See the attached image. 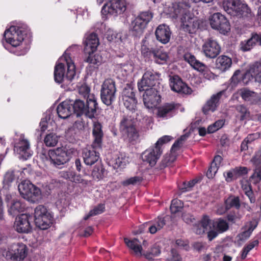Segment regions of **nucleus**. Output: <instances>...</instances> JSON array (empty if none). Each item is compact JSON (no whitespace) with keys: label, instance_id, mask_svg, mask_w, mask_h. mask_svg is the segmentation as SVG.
I'll return each instance as SVG.
<instances>
[{"label":"nucleus","instance_id":"1","mask_svg":"<svg viewBox=\"0 0 261 261\" xmlns=\"http://www.w3.org/2000/svg\"><path fill=\"white\" fill-rule=\"evenodd\" d=\"M189 4L174 3L169 7V14L171 17L176 18L180 17L182 30L190 34L195 33L198 28L199 21L190 14Z\"/></svg>","mask_w":261,"mask_h":261},{"label":"nucleus","instance_id":"2","mask_svg":"<svg viewBox=\"0 0 261 261\" xmlns=\"http://www.w3.org/2000/svg\"><path fill=\"white\" fill-rule=\"evenodd\" d=\"M73 109V113L76 114L77 116L84 114L87 117L92 119L95 117L98 104L94 95L90 96L87 99L86 103L80 99L75 101L70 100Z\"/></svg>","mask_w":261,"mask_h":261},{"label":"nucleus","instance_id":"3","mask_svg":"<svg viewBox=\"0 0 261 261\" xmlns=\"http://www.w3.org/2000/svg\"><path fill=\"white\" fill-rule=\"evenodd\" d=\"M61 60H65L67 66V70L65 74L64 65L59 63L55 67L54 77L57 83H61L65 81H71L75 76V66L71 58L66 54L61 58Z\"/></svg>","mask_w":261,"mask_h":261},{"label":"nucleus","instance_id":"4","mask_svg":"<svg viewBox=\"0 0 261 261\" xmlns=\"http://www.w3.org/2000/svg\"><path fill=\"white\" fill-rule=\"evenodd\" d=\"M222 7L225 11L232 16L243 18L251 15L249 8L240 0H223Z\"/></svg>","mask_w":261,"mask_h":261},{"label":"nucleus","instance_id":"5","mask_svg":"<svg viewBox=\"0 0 261 261\" xmlns=\"http://www.w3.org/2000/svg\"><path fill=\"white\" fill-rule=\"evenodd\" d=\"M35 223L41 229H47L52 223L53 216L47 208L43 205H39L34 210Z\"/></svg>","mask_w":261,"mask_h":261},{"label":"nucleus","instance_id":"6","mask_svg":"<svg viewBox=\"0 0 261 261\" xmlns=\"http://www.w3.org/2000/svg\"><path fill=\"white\" fill-rule=\"evenodd\" d=\"M120 130L124 139L129 142L136 141L139 137L134 121L130 116H125L123 117L120 123Z\"/></svg>","mask_w":261,"mask_h":261},{"label":"nucleus","instance_id":"7","mask_svg":"<svg viewBox=\"0 0 261 261\" xmlns=\"http://www.w3.org/2000/svg\"><path fill=\"white\" fill-rule=\"evenodd\" d=\"M115 82L112 79L105 80L101 85L100 97L101 101L107 106H110L116 99Z\"/></svg>","mask_w":261,"mask_h":261},{"label":"nucleus","instance_id":"8","mask_svg":"<svg viewBox=\"0 0 261 261\" xmlns=\"http://www.w3.org/2000/svg\"><path fill=\"white\" fill-rule=\"evenodd\" d=\"M72 152V149H67L63 147L49 150L52 164L57 167L61 168V166L64 165L69 161Z\"/></svg>","mask_w":261,"mask_h":261},{"label":"nucleus","instance_id":"9","mask_svg":"<svg viewBox=\"0 0 261 261\" xmlns=\"http://www.w3.org/2000/svg\"><path fill=\"white\" fill-rule=\"evenodd\" d=\"M152 17L153 14L150 11L141 12L132 21L130 25V31L134 35L141 34Z\"/></svg>","mask_w":261,"mask_h":261},{"label":"nucleus","instance_id":"10","mask_svg":"<svg viewBox=\"0 0 261 261\" xmlns=\"http://www.w3.org/2000/svg\"><path fill=\"white\" fill-rule=\"evenodd\" d=\"M24 31L22 28L11 26L5 32L4 37L7 44L18 46L24 39Z\"/></svg>","mask_w":261,"mask_h":261},{"label":"nucleus","instance_id":"11","mask_svg":"<svg viewBox=\"0 0 261 261\" xmlns=\"http://www.w3.org/2000/svg\"><path fill=\"white\" fill-rule=\"evenodd\" d=\"M27 255V246L22 243L13 244L6 253V258L13 261H20Z\"/></svg>","mask_w":261,"mask_h":261},{"label":"nucleus","instance_id":"12","mask_svg":"<svg viewBox=\"0 0 261 261\" xmlns=\"http://www.w3.org/2000/svg\"><path fill=\"white\" fill-rule=\"evenodd\" d=\"M159 77V74L152 70H147L143 74L141 80L138 82V90L140 92L149 88H155L156 81Z\"/></svg>","mask_w":261,"mask_h":261},{"label":"nucleus","instance_id":"13","mask_svg":"<svg viewBox=\"0 0 261 261\" xmlns=\"http://www.w3.org/2000/svg\"><path fill=\"white\" fill-rule=\"evenodd\" d=\"M126 10V4L124 0H110L102 7L101 12L117 15L123 13Z\"/></svg>","mask_w":261,"mask_h":261},{"label":"nucleus","instance_id":"14","mask_svg":"<svg viewBox=\"0 0 261 261\" xmlns=\"http://www.w3.org/2000/svg\"><path fill=\"white\" fill-rule=\"evenodd\" d=\"M210 24L215 30L225 34L230 30L229 23L226 17L220 13H214L210 18Z\"/></svg>","mask_w":261,"mask_h":261},{"label":"nucleus","instance_id":"15","mask_svg":"<svg viewBox=\"0 0 261 261\" xmlns=\"http://www.w3.org/2000/svg\"><path fill=\"white\" fill-rule=\"evenodd\" d=\"M14 151L20 155V158L23 160H27L32 156L30 143L23 135H21L18 141L15 142Z\"/></svg>","mask_w":261,"mask_h":261},{"label":"nucleus","instance_id":"16","mask_svg":"<svg viewBox=\"0 0 261 261\" xmlns=\"http://www.w3.org/2000/svg\"><path fill=\"white\" fill-rule=\"evenodd\" d=\"M143 100L145 106L148 109H152L157 106L161 101L159 91L155 88L144 90Z\"/></svg>","mask_w":261,"mask_h":261},{"label":"nucleus","instance_id":"17","mask_svg":"<svg viewBox=\"0 0 261 261\" xmlns=\"http://www.w3.org/2000/svg\"><path fill=\"white\" fill-rule=\"evenodd\" d=\"M31 220L32 217L27 214H23L17 217L14 225L15 229L19 233L30 232L32 229Z\"/></svg>","mask_w":261,"mask_h":261},{"label":"nucleus","instance_id":"18","mask_svg":"<svg viewBox=\"0 0 261 261\" xmlns=\"http://www.w3.org/2000/svg\"><path fill=\"white\" fill-rule=\"evenodd\" d=\"M163 150L155 144L145 150L141 155L143 162H147L151 166H154L162 154Z\"/></svg>","mask_w":261,"mask_h":261},{"label":"nucleus","instance_id":"19","mask_svg":"<svg viewBox=\"0 0 261 261\" xmlns=\"http://www.w3.org/2000/svg\"><path fill=\"white\" fill-rule=\"evenodd\" d=\"M202 51L207 58L213 59L220 53L221 47L216 40L209 38L202 45Z\"/></svg>","mask_w":261,"mask_h":261},{"label":"nucleus","instance_id":"20","mask_svg":"<svg viewBox=\"0 0 261 261\" xmlns=\"http://www.w3.org/2000/svg\"><path fill=\"white\" fill-rule=\"evenodd\" d=\"M170 86L173 91L184 94H190L191 89L184 83L177 75H174L170 79Z\"/></svg>","mask_w":261,"mask_h":261},{"label":"nucleus","instance_id":"21","mask_svg":"<svg viewBox=\"0 0 261 261\" xmlns=\"http://www.w3.org/2000/svg\"><path fill=\"white\" fill-rule=\"evenodd\" d=\"M258 220L253 218L251 220L246 222L242 228V231L238 234L237 238L240 241H244L247 240L251 236L253 231L258 225Z\"/></svg>","mask_w":261,"mask_h":261},{"label":"nucleus","instance_id":"22","mask_svg":"<svg viewBox=\"0 0 261 261\" xmlns=\"http://www.w3.org/2000/svg\"><path fill=\"white\" fill-rule=\"evenodd\" d=\"M155 35L159 41L163 44H166L170 39L171 32L168 26L161 24L157 27Z\"/></svg>","mask_w":261,"mask_h":261},{"label":"nucleus","instance_id":"23","mask_svg":"<svg viewBox=\"0 0 261 261\" xmlns=\"http://www.w3.org/2000/svg\"><path fill=\"white\" fill-rule=\"evenodd\" d=\"M98 148L94 147L86 148L83 149V157L85 163L87 165L91 166L95 163L99 158V153L96 151Z\"/></svg>","mask_w":261,"mask_h":261},{"label":"nucleus","instance_id":"24","mask_svg":"<svg viewBox=\"0 0 261 261\" xmlns=\"http://www.w3.org/2000/svg\"><path fill=\"white\" fill-rule=\"evenodd\" d=\"M99 44L97 36L95 33H91L88 36L84 41V51L86 54L93 53Z\"/></svg>","mask_w":261,"mask_h":261},{"label":"nucleus","instance_id":"25","mask_svg":"<svg viewBox=\"0 0 261 261\" xmlns=\"http://www.w3.org/2000/svg\"><path fill=\"white\" fill-rule=\"evenodd\" d=\"M73 110L70 100L63 101L57 108L58 116L62 119L68 118L73 114Z\"/></svg>","mask_w":261,"mask_h":261},{"label":"nucleus","instance_id":"26","mask_svg":"<svg viewBox=\"0 0 261 261\" xmlns=\"http://www.w3.org/2000/svg\"><path fill=\"white\" fill-rule=\"evenodd\" d=\"M128 158L124 154L119 153L112 158L108 162L109 166L117 170H121L128 163Z\"/></svg>","mask_w":261,"mask_h":261},{"label":"nucleus","instance_id":"27","mask_svg":"<svg viewBox=\"0 0 261 261\" xmlns=\"http://www.w3.org/2000/svg\"><path fill=\"white\" fill-rule=\"evenodd\" d=\"M223 93V91H220L211 96L203 107V112L204 114H206L210 111L213 112L216 110L219 106V100Z\"/></svg>","mask_w":261,"mask_h":261},{"label":"nucleus","instance_id":"28","mask_svg":"<svg viewBox=\"0 0 261 261\" xmlns=\"http://www.w3.org/2000/svg\"><path fill=\"white\" fill-rule=\"evenodd\" d=\"M92 134L94 137L92 145L94 147L100 148L103 134L102 125L99 122H93Z\"/></svg>","mask_w":261,"mask_h":261},{"label":"nucleus","instance_id":"29","mask_svg":"<svg viewBox=\"0 0 261 261\" xmlns=\"http://www.w3.org/2000/svg\"><path fill=\"white\" fill-rule=\"evenodd\" d=\"M175 113V107L174 103H167L158 109V116L160 118L168 119Z\"/></svg>","mask_w":261,"mask_h":261},{"label":"nucleus","instance_id":"30","mask_svg":"<svg viewBox=\"0 0 261 261\" xmlns=\"http://www.w3.org/2000/svg\"><path fill=\"white\" fill-rule=\"evenodd\" d=\"M184 58L191 67L199 72H202L206 68L204 64L197 60L196 57L190 53L185 54Z\"/></svg>","mask_w":261,"mask_h":261},{"label":"nucleus","instance_id":"31","mask_svg":"<svg viewBox=\"0 0 261 261\" xmlns=\"http://www.w3.org/2000/svg\"><path fill=\"white\" fill-rule=\"evenodd\" d=\"M232 65L231 59L225 55L219 56L216 61V68L221 71L224 72L228 70Z\"/></svg>","mask_w":261,"mask_h":261},{"label":"nucleus","instance_id":"32","mask_svg":"<svg viewBox=\"0 0 261 261\" xmlns=\"http://www.w3.org/2000/svg\"><path fill=\"white\" fill-rule=\"evenodd\" d=\"M260 65L259 63H256L251 66L249 71L241 74V83L245 85L248 84L253 79V76H256L257 72L259 71Z\"/></svg>","mask_w":261,"mask_h":261},{"label":"nucleus","instance_id":"33","mask_svg":"<svg viewBox=\"0 0 261 261\" xmlns=\"http://www.w3.org/2000/svg\"><path fill=\"white\" fill-rule=\"evenodd\" d=\"M124 242L127 246L133 251L135 255L137 257H140L143 255L142 253V247L139 240L134 239L129 240L127 238H125Z\"/></svg>","mask_w":261,"mask_h":261},{"label":"nucleus","instance_id":"34","mask_svg":"<svg viewBox=\"0 0 261 261\" xmlns=\"http://www.w3.org/2000/svg\"><path fill=\"white\" fill-rule=\"evenodd\" d=\"M248 171V169L245 167H237L226 172H224L223 174L226 178H240L247 174Z\"/></svg>","mask_w":261,"mask_h":261},{"label":"nucleus","instance_id":"35","mask_svg":"<svg viewBox=\"0 0 261 261\" xmlns=\"http://www.w3.org/2000/svg\"><path fill=\"white\" fill-rule=\"evenodd\" d=\"M258 35L257 34H252L251 37L248 40L241 42L239 47L240 49L243 51H247L251 50L257 42Z\"/></svg>","mask_w":261,"mask_h":261},{"label":"nucleus","instance_id":"36","mask_svg":"<svg viewBox=\"0 0 261 261\" xmlns=\"http://www.w3.org/2000/svg\"><path fill=\"white\" fill-rule=\"evenodd\" d=\"M166 222L163 218L158 217L151 223H146V225L148 226V230L149 232L152 234H154L163 228Z\"/></svg>","mask_w":261,"mask_h":261},{"label":"nucleus","instance_id":"37","mask_svg":"<svg viewBox=\"0 0 261 261\" xmlns=\"http://www.w3.org/2000/svg\"><path fill=\"white\" fill-rule=\"evenodd\" d=\"M148 40L146 39L143 40L142 42L141 51L142 55L146 59H149L153 55V53L155 51Z\"/></svg>","mask_w":261,"mask_h":261},{"label":"nucleus","instance_id":"38","mask_svg":"<svg viewBox=\"0 0 261 261\" xmlns=\"http://www.w3.org/2000/svg\"><path fill=\"white\" fill-rule=\"evenodd\" d=\"M30 190L29 195H27L25 199L32 203L39 201L42 198V194L40 189L35 185Z\"/></svg>","mask_w":261,"mask_h":261},{"label":"nucleus","instance_id":"39","mask_svg":"<svg viewBox=\"0 0 261 261\" xmlns=\"http://www.w3.org/2000/svg\"><path fill=\"white\" fill-rule=\"evenodd\" d=\"M33 185L30 180H21L18 185V189L20 195L25 199L27 195H29L30 190L33 188Z\"/></svg>","mask_w":261,"mask_h":261},{"label":"nucleus","instance_id":"40","mask_svg":"<svg viewBox=\"0 0 261 261\" xmlns=\"http://www.w3.org/2000/svg\"><path fill=\"white\" fill-rule=\"evenodd\" d=\"M213 228L215 229L219 233H221L228 229L229 224L226 220L220 218L213 222Z\"/></svg>","mask_w":261,"mask_h":261},{"label":"nucleus","instance_id":"41","mask_svg":"<svg viewBox=\"0 0 261 261\" xmlns=\"http://www.w3.org/2000/svg\"><path fill=\"white\" fill-rule=\"evenodd\" d=\"M25 208V205L23 203L19 200H15L9 209L8 213L10 215L14 216L18 213L23 212Z\"/></svg>","mask_w":261,"mask_h":261},{"label":"nucleus","instance_id":"42","mask_svg":"<svg viewBox=\"0 0 261 261\" xmlns=\"http://www.w3.org/2000/svg\"><path fill=\"white\" fill-rule=\"evenodd\" d=\"M25 173L23 171L10 170L8 171L4 176V179H22Z\"/></svg>","mask_w":261,"mask_h":261},{"label":"nucleus","instance_id":"43","mask_svg":"<svg viewBox=\"0 0 261 261\" xmlns=\"http://www.w3.org/2000/svg\"><path fill=\"white\" fill-rule=\"evenodd\" d=\"M176 151H171L170 153L165 154L161 161L160 165L161 169L164 168L169 166L176 160V155L175 152Z\"/></svg>","mask_w":261,"mask_h":261},{"label":"nucleus","instance_id":"44","mask_svg":"<svg viewBox=\"0 0 261 261\" xmlns=\"http://www.w3.org/2000/svg\"><path fill=\"white\" fill-rule=\"evenodd\" d=\"M152 57H153L154 61L159 64L165 63L168 59V56L166 53L159 49H155V51H154Z\"/></svg>","mask_w":261,"mask_h":261},{"label":"nucleus","instance_id":"45","mask_svg":"<svg viewBox=\"0 0 261 261\" xmlns=\"http://www.w3.org/2000/svg\"><path fill=\"white\" fill-rule=\"evenodd\" d=\"M44 142L48 147L55 146L58 142V136L54 133H49L45 136Z\"/></svg>","mask_w":261,"mask_h":261},{"label":"nucleus","instance_id":"46","mask_svg":"<svg viewBox=\"0 0 261 261\" xmlns=\"http://www.w3.org/2000/svg\"><path fill=\"white\" fill-rule=\"evenodd\" d=\"M197 180H178L177 185L182 192L189 191L195 185Z\"/></svg>","mask_w":261,"mask_h":261},{"label":"nucleus","instance_id":"47","mask_svg":"<svg viewBox=\"0 0 261 261\" xmlns=\"http://www.w3.org/2000/svg\"><path fill=\"white\" fill-rule=\"evenodd\" d=\"M123 102L125 108L130 110H135L137 103V100L135 97L122 98Z\"/></svg>","mask_w":261,"mask_h":261},{"label":"nucleus","instance_id":"48","mask_svg":"<svg viewBox=\"0 0 261 261\" xmlns=\"http://www.w3.org/2000/svg\"><path fill=\"white\" fill-rule=\"evenodd\" d=\"M225 206L226 209H230L234 207L239 209L240 207V200L238 197L230 196L225 200Z\"/></svg>","mask_w":261,"mask_h":261},{"label":"nucleus","instance_id":"49","mask_svg":"<svg viewBox=\"0 0 261 261\" xmlns=\"http://www.w3.org/2000/svg\"><path fill=\"white\" fill-rule=\"evenodd\" d=\"M88 57L85 59V61L94 65H99L102 61V57L98 54L93 55V53L88 54Z\"/></svg>","mask_w":261,"mask_h":261},{"label":"nucleus","instance_id":"50","mask_svg":"<svg viewBox=\"0 0 261 261\" xmlns=\"http://www.w3.org/2000/svg\"><path fill=\"white\" fill-rule=\"evenodd\" d=\"M258 240H254L250 242L246 246H245L243 249L242 253L241 254L242 259H245L248 253L255 247L258 246Z\"/></svg>","mask_w":261,"mask_h":261},{"label":"nucleus","instance_id":"51","mask_svg":"<svg viewBox=\"0 0 261 261\" xmlns=\"http://www.w3.org/2000/svg\"><path fill=\"white\" fill-rule=\"evenodd\" d=\"M184 206L183 202L177 199L172 200L170 205V211L172 214L180 212Z\"/></svg>","mask_w":261,"mask_h":261},{"label":"nucleus","instance_id":"52","mask_svg":"<svg viewBox=\"0 0 261 261\" xmlns=\"http://www.w3.org/2000/svg\"><path fill=\"white\" fill-rule=\"evenodd\" d=\"M106 37L110 42H114L118 43L122 42L121 35L113 31H108Z\"/></svg>","mask_w":261,"mask_h":261},{"label":"nucleus","instance_id":"53","mask_svg":"<svg viewBox=\"0 0 261 261\" xmlns=\"http://www.w3.org/2000/svg\"><path fill=\"white\" fill-rule=\"evenodd\" d=\"M215 220H211L208 216L204 215L200 220V223L201 226L207 231L213 227V222Z\"/></svg>","mask_w":261,"mask_h":261},{"label":"nucleus","instance_id":"54","mask_svg":"<svg viewBox=\"0 0 261 261\" xmlns=\"http://www.w3.org/2000/svg\"><path fill=\"white\" fill-rule=\"evenodd\" d=\"M105 210V206L103 204H100L95 207L93 210H91L89 214L84 217L85 220H87L89 217L95 216L102 213Z\"/></svg>","mask_w":261,"mask_h":261},{"label":"nucleus","instance_id":"55","mask_svg":"<svg viewBox=\"0 0 261 261\" xmlns=\"http://www.w3.org/2000/svg\"><path fill=\"white\" fill-rule=\"evenodd\" d=\"M189 135L185 134L182 135L172 145L171 151H177L182 145L184 142L188 139Z\"/></svg>","mask_w":261,"mask_h":261},{"label":"nucleus","instance_id":"56","mask_svg":"<svg viewBox=\"0 0 261 261\" xmlns=\"http://www.w3.org/2000/svg\"><path fill=\"white\" fill-rule=\"evenodd\" d=\"M222 161V158L220 155L215 156L211 164V170H212L214 172L218 171L221 166Z\"/></svg>","mask_w":261,"mask_h":261},{"label":"nucleus","instance_id":"57","mask_svg":"<svg viewBox=\"0 0 261 261\" xmlns=\"http://www.w3.org/2000/svg\"><path fill=\"white\" fill-rule=\"evenodd\" d=\"M135 97L133 88L130 84H127L122 91V98Z\"/></svg>","mask_w":261,"mask_h":261},{"label":"nucleus","instance_id":"58","mask_svg":"<svg viewBox=\"0 0 261 261\" xmlns=\"http://www.w3.org/2000/svg\"><path fill=\"white\" fill-rule=\"evenodd\" d=\"M161 253L160 249L158 247H153L151 248V251L149 252L143 254L147 259L151 260L153 257L159 255Z\"/></svg>","mask_w":261,"mask_h":261},{"label":"nucleus","instance_id":"59","mask_svg":"<svg viewBox=\"0 0 261 261\" xmlns=\"http://www.w3.org/2000/svg\"><path fill=\"white\" fill-rule=\"evenodd\" d=\"M49 151L42 149L39 153V158L45 163L52 164L51 158H50Z\"/></svg>","mask_w":261,"mask_h":261},{"label":"nucleus","instance_id":"60","mask_svg":"<svg viewBox=\"0 0 261 261\" xmlns=\"http://www.w3.org/2000/svg\"><path fill=\"white\" fill-rule=\"evenodd\" d=\"M240 94L245 100H250L252 97L255 96V93L248 89H244L241 91Z\"/></svg>","mask_w":261,"mask_h":261},{"label":"nucleus","instance_id":"61","mask_svg":"<svg viewBox=\"0 0 261 261\" xmlns=\"http://www.w3.org/2000/svg\"><path fill=\"white\" fill-rule=\"evenodd\" d=\"M172 139V137L170 136H164L160 138L157 142L155 143V145L157 147H160L161 149H162V145L165 143H167L170 141Z\"/></svg>","mask_w":261,"mask_h":261},{"label":"nucleus","instance_id":"62","mask_svg":"<svg viewBox=\"0 0 261 261\" xmlns=\"http://www.w3.org/2000/svg\"><path fill=\"white\" fill-rule=\"evenodd\" d=\"M231 83L236 85L239 83H241V74L240 70H237L233 73L231 78Z\"/></svg>","mask_w":261,"mask_h":261},{"label":"nucleus","instance_id":"63","mask_svg":"<svg viewBox=\"0 0 261 261\" xmlns=\"http://www.w3.org/2000/svg\"><path fill=\"white\" fill-rule=\"evenodd\" d=\"M237 110L241 114V120H244L249 114L247 108L243 106L239 105L237 107Z\"/></svg>","mask_w":261,"mask_h":261},{"label":"nucleus","instance_id":"64","mask_svg":"<svg viewBox=\"0 0 261 261\" xmlns=\"http://www.w3.org/2000/svg\"><path fill=\"white\" fill-rule=\"evenodd\" d=\"M167 261H181V257L175 250L171 251V256L167 258Z\"/></svg>","mask_w":261,"mask_h":261}]
</instances>
